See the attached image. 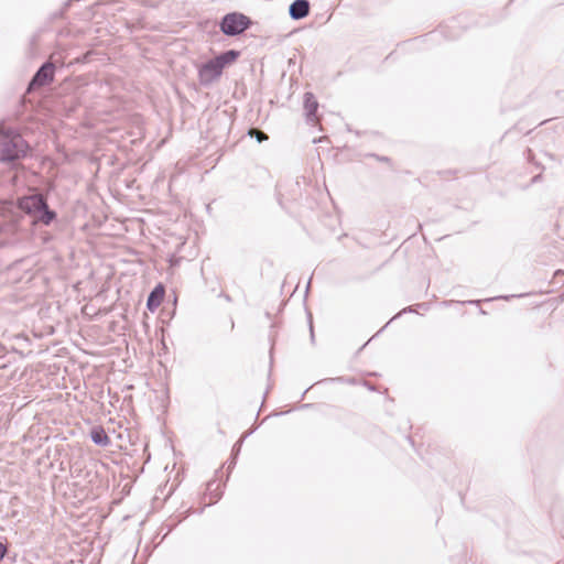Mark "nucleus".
<instances>
[{
    "label": "nucleus",
    "mask_w": 564,
    "mask_h": 564,
    "mask_svg": "<svg viewBox=\"0 0 564 564\" xmlns=\"http://www.w3.org/2000/svg\"><path fill=\"white\" fill-rule=\"evenodd\" d=\"M327 381L352 383L354 379H349V378H345V377H335V378L323 379V380L318 381L317 383H323V382H327Z\"/></svg>",
    "instance_id": "nucleus-13"
},
{
    "label": "nucleus",
    "mask_w": 564,
    "mask_h": 564,
    "mask_svg": "<svg viewBox=\"0 0 564 564\" xmlns=\"http://www.w3.org/2000/svg\"><path fill=\"white\" fill-rule=\"evenodd\" d=\"M310 9L308 0H294L289 7V15L292 20H302L310 14Z\"/></svg>",
    "instance_id": "nucleus-7"
},
{
    "label": "nucleus",
    "mask_w": 564,
    "mask_h": 564,
    "mask_svg": "<svg viewBox=\"0 0 564 564\" xmlns=\"http://www.w3.org/2000/svg\"><path fill=\"white\" fill-rule=\"evenodd\" d=\"M253 21L245 13L234 11L226 13L219 21V29L226 36H237L250 29Z\"/></svg>",
    "instance_id": "nucleus-4"
},
{
    "label": "nucleus",
    "mask_w": 564,
    "mask_h": 564,
    "mask_svg": "<svg viewBox=\"0 0 564 564\" xmlns=\"http://www.w3.org/2000/svg\"><path fill=\"white\" fill-rule=\"evenodd\" d=\"M390 322H392V321L390 319L386 325H383V326H382V329H386V328H387V325H388Z\"/></svg>",
    "instance_id": "nucleus-24"
},
{
    "label": "nucleus",
    "mask_w": 564,
    "mask_h": 564,
    "mask_svg": "<svg viewBox=\"0 0 564 564\" xmlns=\"http://www.w3.org/2000/svg\"><path fill=\"white\" fill-rule=\"evenodd\" d=\"M405 312H413L412 306H409V307H406V308L402 310L401 312H399L395 316H393V317L391 318V321L395 319V318H397V317H399L402 313H405Z\"/></svg>",
    "instance_id": "nucleus-18"
},
{
    "label": "nucleus",
    "mask_w": 564,
    "mask_h": 564,
    "mask_svg": "<svg viewBox=\"0 0 564 564\" xmlns=\"http://www.w3.org/2000/svg\"><path fill=\"white\" fill-rule=\"evenodd\" d=\"M249 135L256 137L258 142H262L263 140L268 139V135L262 131H256V130H249Z\"/></svg>",
    "instance_id": "nucleus-14"
},
{
    "label": "nucleus",
    "mask_w": 564,
    "mask_h": 564,
    "mask_svg": "<svg viewBox=\"0 0 564 564\" xmlns=\"http://www.w3.org/2000/svg\"><path fill=\"white\" fill-rule=\"evenodd\" d=\"M55 70L56 66L52 61L44 62L29 82L26 91L31 93L40 87L50 85L54 80Z\"/></svg>",
    "instance_id": "nucleus-6"
},
{
    "label": "nucleus",
    "mask_w": 564,
    "mask_h": 564,
    "mask_svg": "<svg viewBox=\"0 0 564 564\" xmlns=\"http://www.w3.org/2000/svg\"><path fill=\"white\" fill-rule=\"evenodd\" d=\"M247 436H248V434H246L242 438H240V440H239V441L234 445V447H232V459H231V462H230V464H229V468H230V467H232V466H235V464H236V457H237V455L239 454V452H240V449H241V444H242V442H243L245 437H247Z\"/></svg>",
    "instance_id": "nucleus-12"
},
{
    "label": "nucleus",
    "mask_w": 564,
    "mask_h": 564,
    "mask_svg": "<svg viewBox=\"0 0 564 564\" xmlns=\"http://www.w3.org/2000/svg\"><path fill=\"white\" fill-rule=\"evenodd\" d=\"M479 301H469V304L478 303Z\"/></svg>",
    "instance_id": "nucleus-26"
},
{
    "label": "nucleus",
    "mask_w": 564,
    "mask_h": 564,
    "mask_svg": "<svg viewBox=\"0 0 564 564\" xmlns=\"http://www.w3.org/2000/svg\"><path fill=\"white\" fill-rule=\"evenodd\" d=\"M9 552L8 542L0 541V562L7 556Z\"/></svg>",
    "instance_id": "nucleus-15"
},
{
    "label": "nucleus",
    "mask_w": 564,
    "mask_h": 564,
    "mask_svg": "<svg viewBox=\"0 0 564 564\" xmlns=\"http://www.w3.org/2000/svg\"><path fill=\"white\" fill-rule=\"evenodd\" d=\"M18 208L32 217L33 225L50 226L57 218V213L50 208L47 197L42 193L19 198Z\"/></svg>",
    "instance_id": "nucleus-1"
},
{
    "label": "nucleus",
    "mask_w": 564,
    "mask_h": 564,
    "mask_svg": "<svg viewBox=\"0 0 564 564\" xmlns=\"http://www.w3.org/2000/svg\"><path fill=\"white\" fill-rule=\"evenodd\" d=\"M303 106L307 122H315L317 120L318 101L313 93L304 94Z\"/></svg>",
    "instance_id": "nucleus-8"
},
{
    "label": "nucleus",
    "mask_w": 564,
    "mask_h": 564,
    "mask_svg": "<svg viewBox=\"0 0 564 564\" xmlns=\"http://www.w3.org/2000/svg\"><path fill=\"white\" fill-rule=\"evenodd\" d=\"M240 56L237 50H227L214 58L208 59L198 67V80L203 86H209L218 79L224 69L235 63Z\"/></svg>",
    "instance_id": "nucleus-2"
},
{
    "label": "nucleus",
    "mask_w": 564,
    "mask_h": 564,
    "mask_svg": "<svg viewBox=\"0 0 564 564\" xmlns=\"http://www.w3.org/2000/svg\"><path fill=\"white\" fill-rule=\"evenodd\" d=\"M11 207V204L0 207V238L3 245L12 243V238L19 230L20 216L12 213Z\"/></svg>",
    "instance_id": "nucleus-5"
},
{
    "label": "nucleus",
    "mask_w": 564,
    "mask_h": 564,
    "mask_svg": "<svg viewBox=\"0 0 564 564\" xmlns=\"http://www.w3.org/2000/svg\"><path fill=\"white\" fill-rule=\"evenodd\" d=\"M310 286H311V280L307 282V285H306V291H305L306 294H307V292L310 290Z\"/></svg>",
    "instance_id": "nucleus-23"
},
{
    "label": "nucleus",
    "mask_w": 564,
    "mask_h": 564,
    "mask_svg": "<svg viewBox=\"0 0 564 564\" xmlns=\"http://www.w3.org/2000/svg\"><path fill=\"white\" fill-rule=\"evenodd\" d=\"M373 158H376L380 162H390V159L388 156H380L377 154H372Z\"/></svg>",
    "instance_id": "nucleus-19"
},
{
    "label": "nucleus",
    "mask_w": 564,
    "mask_h": 564,
    "mask_svg": "<svg viewBox=\"0 0 564 564\" xmlns=\"http://www.w3.org/2000/svg\"><path fill=\"white\" fill-rule=\"evenodd\" d=\"M223 296L225 297L226 301H231L230 296L228 294H223Z\"/></svg>",
    "instance_id": "nucleus-22"
},
{
    "label": "nucleus",
    "mask_w": 564,
    "mask_h": 564,
    "mask_svg": "<svg viewBox=\"0 0 564 564\" xmlns=\"http://www.w3.org/2000/svg\"><path fill=\"white\" fill-rule=\"evenodd\" d=\"M90 438L96 445L102 447L108 446L111 442L106 431L101 426H94L90 430Z\"/></svg>",
    "instance_id": "nucleus-10"
},
{
    "label": "nucleus",
    "mask_w": 564,
    "mask_h": 564,
    "mask_svg": "<svg viewBox=\"0 0 564 564\" xmlns=\"http://www.w3.org/2000/svg\"><path fill=\"white\" fill-rule=\"evenodd\" d=\"M62 15H63V11L61 10V11L54 12V13L52 14V19H58V18H61Z\"/></svg>",
    "instance_id": "nucleus-20"
},
{
    "label": "nucleus",
    "mask_w": 564,
    "mask_h": 564,
    "mask_svg": "<svg viewBox=\"0 0 564 564\" xmlns=\"http://www.w3.org/2000/svg\"><path fill=\"white\" fill-rule=\"evenodd\" d=\"M390 322H392V321L390 319L386 325H383V326H382V329H386V328H387V325H388Z\"/></svg>",
    "instance_id": "nucleus-25"
},
{
    "label": "nucleus",
    "mask_w": 564,
    "mask_h": 564,
    "mask_svg": "<svg viewBox=\"0 0 564 564\" xmlns=\"http://www.w3.org/2000/svg\"><path fill=\"white\" fill-rule=\"evenodd\" d=\"M307 316H308L311 339H312V341H314V329H313L312 314L308 312Z\"/></svg>",
    "instance_id": "nucleus-16"
},
{
    "label": "nucleus",
    "mask_w": 564,
    "mask_h": 564,
    "mask_svg": "<svg viewBox=\"0 0 564 564\" xmlns=\"http://www.w3.org/2000/svg\"><path fill=\"white\" fill-rule=\"evenodd\" d=\"M541 177H542V176H541V174H538V175H535V176L532 178V182H533V183H536L538 181H540V178H541Z\"/></svg>",
    "instance_id": "nucleus-21"
},
{
    "label": "nucleus",
    "mask_w": 564,
    "mask_h": 564,
    "mask_svg": "<svg viewBox=\"0 0 564 564\" xmlns=\"http://www.w3.org/2000/svg\"><path fill=\"white\" fill-rule=\"evenodd\" d=\"M165 294L164 286L160 283L153 288L147 299V308L150 312H154L162 303Z\"/></svg>",
    "instance_id": "nucleus-9"
},
{
    "label": "nucleus",
    "mask_w": 564,
    "mask_h": 564,
    "mask_svg": "<svg viewBox=\"0 0 564 564\" xmlns=\"http://www.w3.org/2000/svg\"><path fill=\"white\" fill-rule=\"evenodd\" d=\"M524 296L523 294H520V295H517V297H522ZM510 297H516V295H505V296H497V297H492V299H488V301H492V300H509Z\"/></svg>",
    "instance_id": "nucleus-17"
},
{
    "label": "nucleus",
    "mask_w": 564,
    "mask_h": 564,
    "mask_svg": "<svg viewBox=\"0 0 564 564\" xmlns=\"http://www.w3.org/2000/svg\"><path fill=\"white\" fill-rule=\"evenodd\" d=\"M219 484L216 480H210L206 486V495L210 497L208 506L217 502L223 496V491L219 489Z\"/></svg>",
    "instance_id": "nucleus-11"
},
{
    "label": "nucleus",
    "mask_w": 564,
    "mask_h": 564,
    "mask_svg": "<svg viewBox=\"0 0 564 564\" xmlns=\"http://www.w3.org/2000/svg\"><path fill=\"white\" fill-rule=\"evenodd\" d=\"M29 149L21 134L12 131L0 134V162H15L24 158Z\"/></svg>",
    "instance_id": "nucleus-3"
}]
</instances>
